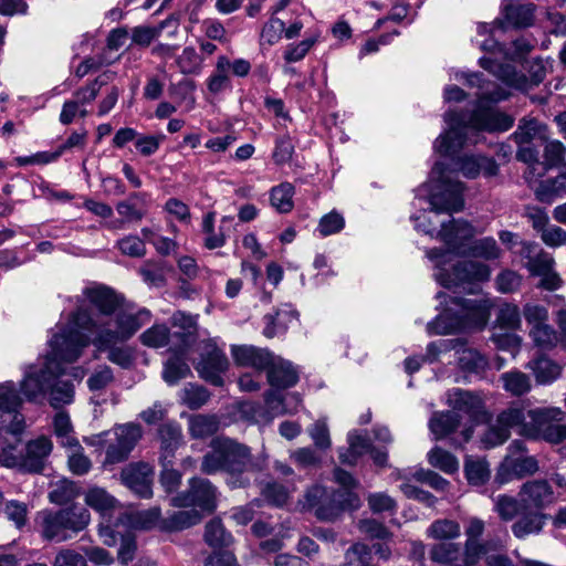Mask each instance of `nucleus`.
<instances>
[{
	"label": "nucleus",
	"instance_id": "59",
	"mask_svg": "<svg viewBox=\"0 0 566 566\" xmlns=\"http://www.w3.org/2000/svg\"><path fill=\"white\" fill-rule=\"evenodd\" d=\"M114 381V374L109 366H98L87 379V387L91 391L105 389Z\"/></svg>",
	"mask_w": 566,
	"mask_h": 566
},
{
	"label": "nucleus",
	"instance_id": "8",
	"mask_svg": "<svg viewBox=\"0 0 566 566\" xmlns=\"http://www.w3.org/2000/svg\"><path fill=\"white\" fill-rule=\"evenodd\" d=\"M493 303L484 296L451 298L447 307L427 324L430 335L453 334L467 329H482L489 322Z\"/></svg>",
	"mask_w": 566,
	"mask_h": 566
},
{
	"label": "nucleus",
	"instance_id": "13",
	"mask_svg": "<svg viewBox=\"0 0 566 566\" xmlns=\"http://www.w3.org/2000/svg\"><path fill=\"white\" fill-rule=\"evenodd\" d=\"M108 437L105 447V464L124 462L137 442L142 439L143 429L139 424L127 422L115 426L111 431L104 432Z\"/></svg>",
	"mask_w": 566,
	"mask_h": 566
},
{
	"label": "nucleus",
	"instance_id": "47",
	"mask_svg": "<svg viewBox=\"0 0 566 566\" xmlns=\"http://www.w3.org/2000/svg\"><path fill=\"white\" fill-rule=\"evenodd\" d=\"M171 334L165 324H155L140 334L139 340L149 348H161L170 344Z\"/></svg>",
	"mask_w": 566,
	"mask_h": 566
},
{
	"label": "nucleus",
	"instance_id": "37",
	"mask_svg": "<svg viewBox=\"0 0 566 566\" xmlns=\"http://www.w3.org/2000/svg\"><path fill=\"white\" fill-rule=\"evenodd\" d=\"M191 375V369L185 358L180 355H172L169 357L163 369V379L169 386L177 385L181 379Z\"/></svg>",
	"mask_w": 566,
	"mask_h": 566
},
{
	"label": "nucleus",
	"instance_id": "23",
	"mask_svg": "<svg viewBox=\"0 0 566 566\" xmlns=\"http://www.w3.org/2000/svg\"><path fill=\"white\" fill-rule=\"evenodd\" d=\"M455 170L468 179H475L482 172L485 177L496 176L499 165L493 158L482 155H464L454 161Z\"/></svg>",
	"mask_w": 566,
	"mask_h": 566
},
{
	"label": "nucleus",
	"instance_id": "4",
	"mask_svg": "<svg viewBox=\"0 0 566 566\" xmlns=\"http://www.w3.org/2000/svg\"><path fill=\"white\" fill-rule=\"evenodd\" d=\"M509 97L505 90L488 91L478 93V107L471 113H458L454 111L444 114V122L449 129L441 134L434 142L433 148L437 153L446 156L453 155L465 145L476 144L479 133L506 132L514 119L510 115L493 107H484V102L496 103Z\"/></svg>",
	"mask_w": 566,
	"mask_h": 566
},
{
	"label": "nucleus",
	"instance_id": "17",
	"mask_svg": "<svg viewBox=\"0 0 566 566\" xmlns=\"http://www.w3.org/2000/svg\"><path fill=\"white\" fill-rule=\"evenodd\" d=\"M447 403L454 411L467 413L475 423L489 420L482 398L471 391L453 388L447 394Z\"/></svg>",
	"mask_w": 566,
	"mask_h": 566
},
{
	"label": "nucleus",
	"instance_id": "60",
	"mask_svg": "<svg viewBox=\"0 0 566 566\" xmlns=\"http://www.w3.org/2000/svg\"><path fill=\"white\" fill-rule=\"evenodd\" d=\"M176 62L184 74H196L200 71L201 60L192 46L185 48Z\"/></svg>",
	"mask_w": 566,
	"mask_h": 566
},
{
	"label": "nucleus",
	"instance_id": "18",
	"mask_svg": "<svg viewBox=\"0 0 566 566\" xmlns=\"http://www.w3.org/2000/svg\"><path fill=\"white\" fill-rule=\"evenodd\" d=\"M120 480L125 486L143 499L153 496V470L144 462L132 463L120 472Z\"/></svg>",
	"mask_w": 566,
	"mask_h": 566
},
{
	"label": "nucleus",
	"instance_id": "62",
	"mask_svg": "<svg viewBox=\"0 0 566 566\" xmlns=\"http://www.w3.org/2000/svg\"><path fill=\"white\" fill-rule=\"evenodd\" d=\"M566 155V147L559 140H549L544 148V165L546 168L559 166Z\"/></svg>",
	"mask_w": 566,
	"mask_h": 566
},
{
	"label": "nucleus",
	"instance_id": "52",
	"mask_svg": "<svg viewBox=\"0 0 566 566\" xmlns=\"http://www.w3.org/2000/svg\"><path fill=\"white\" fill-rule=\"evenodd\" d=\"M530 336L534 344L542 349H551L558 343L557 332L548 322L530 328Z\"/></svg>",
	"mask_w": 566,
	"mask_h": 566
},
{
	"label": "nucleus",
	"instance_id": "33",
	"mask_svg": "<svg viewBox=\"0 0 566 566\" xmlns=\"http://www.w3.org/2000/svg\"><path fill=\"white\" fill-rule=\"evenodd\" d=\"M458 355L459 367L467 373L481 375L489 367L488 359L478 350L472 348H462V344L454 349Z\"/></svg>",
	"mask_w": 566,
	"mask_h": 566
},
{
	"label": "nucleus",
	"instance_id": "39",
	"mask_svg": "<svg viewBox=\"0 0 566 566\" xmlns=\"http://www.w3.org/2000/svg\"><path fill=\"white\" fill-rule=\"evenodd\" d=\"M219 429V420L211 415H193L189 418L188 430L192 438L205 439L214 434Z\"/></svg>",
	"mask_w": 566,
	"mask_h": 566
},
{
	"label": "nucleus",
	"instance_id": "64",
	"mask_svg": "<svg viewBox=\"0 0 566 566\" xmlns=\"http://www.w3.org/2000/svg\"><path fill=\"white\" fill-rule=\"evenodd\" d=\"M497 323L501 327L516 329L521 325V313L516 305L504 304L497 314Z\"/></svg>",
	"mask_w": 566,
	"mask_h": 566
},
{
	"label": "nucleus",
	"instance_id": "46",
	"mask_svg": "<svg viewBox=\"0 0 566 566\" xmlns=\"http://www.w3.org/2000/svg\"><path fill=\"white\" fill-rule=\"evenodd\" d=\"M211 397L210 391L201 385L188 382L181 390L180 399L191 410L205 406Z\"/></svg>",
	"mask_w": 566,
	"mask_h": 566
},
{
	"label": "nucleus",
	"instance_id": "14",
	"mask_svg": "<svg viewBox=\"0 0 566 566\" xmlns=\"http://www.w3.org/2000/svg\"><path fill=\"white\" fill-rule=\"evenodd\" d=\"M195 368L205 381L222 387L224 384L222 375L229 368V360L223 349L218 347L213 340H208L201 348L200 358Z\"/></svg>",
	"mask_w": 566,
	"mask_h": 566
},
{
	"label": "nucleus",
	"instance_id": "6",
	"mask_svg": "<svg viewBox=\"0 0 566 566\" xmlns=\"http://www.w3.org/2000/svg\"><path fill=\"white\" fill-rule=\"evenodd\" d=\"M210 447L211 451L202 458L201 471L206 474L227 472L228 484L233 489L249 484L244 473L261 471L265 467L264 457H253L249 447L232 439L218 437L211 441Z\"/></svg>",
	"mask_w": 566,
	"mask_h": 566
},
{
	"label": "nucleus",
	"instance_id": "11",
	"mask_svg": "<svg viewBox=\"0 0 566 566\" xmlns=\"http://www.w3.org/2000/svg\"><path fill=\"white\" fill-rule=\"evenodd\" d=\"M480 48L493 55L481 57L479 61L481 67L492 73L505 85L518 91H528L533 85H537L544 80L545 71L543 67H539V70L534 73V77L531 81L523 73L517 72L510 63L500 62L497 56L504 57V55H507V49L494 39L490 38L484 40Z\"/></svg>",
	"mask_w": 566,
	"mask_h": 566
},
{
	"label": "nucleus",
	"instance_id": "9",
	"mask_svg": "<svg viewBox=\"0 0 566 566\" xmlns=\"http://www.w3.org/2000/svg\"><path fill=\"white\" fill-rule=\"evenodd\" d=\"M35 522L43 539L63 543L86 528L91 514L85 507L71 505L57 511L42 510Z\"/></svg>",
	"mask_w": 566,
	"mask_h": 566
},
{
	"label": "nucleus",
	"instance_id": "22",
	"mask_svg": "<svg viewBox=\"0 0 566 566\" xmlns=\"http://www.w3.org/2000/svg\"><path fill=\"white\" fill-rule=\"evenodd\" d=\"M159 463H174L176 451L184 444L182 430L177 422H166L158 428Z\"/></svg>",
	"mask_w": 566,
	"mask_h": 566
},
{
	"label": "nucleus",
	"instance_id": "34",
	"mask_svg": "<svg viewBox=\"0 0 566 566\" xmlns=\"http://www.w3.org/2000/svg\"><path fill=\"white\" fill-rule=\"evenodd\" d=\"M296 319V314L287 308L277 310L274 314H268L264 316L265 327L263 328V335L268 338L279 336L285 333L289 324Z\"/></svg>",
	"mask_w": 566,
	"mask_h": 566
},
{
	"label": "nucleus",
	"instance_id": "42",
	"mask_svg": "<svg viewBox=\"0 0 566 566\" xmlns=\"http://www.w3.org/2000/svg\"><path fill=\"white\" fill-rule=\"evenodd\" d=\"M205 542L212 548H223L233 543V537L219 518H213L206 525Z\"/></svg>",
	"mask_w": 566,
	"mask_h": 566
},
{
	"label": "nucleus",
	"instance_id": "50",
	"mask_svg": "<svg viewBox=\"0 0 566 566\" xmlns=\"http://www.w3.org/2000/svg\"><path fill=\"white\" fill-rule=\"evenodd\" d=\"M533 9L528 6H510L505 10V27L525 28L532 24Z\"/></svg>",
	"mask_w": 566,
	"mask_h": 566
},
{
	"label": "nucleus",
	"instance_id": "41",
	"mask_svg": "<svg viewBox=\"0 0 566 566\" xmlns=\"http://www.w3.org/2000/svg\"><path fill=\"white\" fill-rule=\"evenodd\" d=\"M170 24H174L175 29H177L178 27L177 20L174 18H168L161 21L157 27H135L133 28L130 34L132 41L137 45L148 46L155 39H157L160 35L163 30Z\"/></svg>",
	"mask_w": 566,
	"mask_h": 566
},
{
	"label": "nucleus",
	"instance_id": "56",
	"mask_svg": "<svg viewBox=\"0 0 566 566\" xmlns=\"http://www.w3.org/2000/svg\"><path fill=\"white\" fill-rule=\"evenodd\" d=\"M3 513L19 530L28 523L29 506L24 502L18 500L7 501L3 506Z\"/></svg>",
	"mask_w": 566,
	"mask_h": 566
},
{
	"label": "nucleus",
	"instance_id": "58",
	"mask_svg": "<svg viewBox=\"0 0 566 566\" xmlns=\"http://www.w3.org/2000/svg\"><path fill=\"white\" fill-rule=\"evenodd\" d=\"M520 505V499L516 500L505 494H501L494 499V510L504 521L513 520L518 512Z\"/></svg>",
	"mask_w": 566,
	"mask_h": 566
},
{
	"label": "nucleus",
	"instance_id": "10",
	"mask_svg": "<svg viewBox=\"0 0 566 566\" xmlns=\"http://www.w3.org/2000/svg\"><path fill=\"white\" fill-rule=\"evenodd\" d=\"M566 412L558 407H537L524 413L520 434L558 444L566 441Z\"/></svg>",
	"mask_w": 566,
	"mask_h": 566
},
{
	"label": "nucleus",
	"instance_id": "32",
	"mask_svg": "<svg viewBox=\"0 0 566 566\" xmlns=\"http://www.w3.org/2000/svg\"><path fill=\"white\" fill-rule=\"evenodd\" d=\"M61 444L67 450V465L73 474L84 475L91 468V460L84 454V449L77 439L62 441Z\"/></svg>",
	"mask_w": 566,
	"mask_h": 566
},
{
	"label": "nucleus",
	"instance_id": "40",
	"mask_svg": "<svg viewBox=\"0 0 566 566\" xmlns=\"http://www.w3.org/2000/svg\"><path fill=\"white\" fill-rule=\"evenodd\" d=\"M426 534L437 541L451 542L460 536L461 527L457 521L439 518L429 525Z\"/></svg>",
	"mask_w": 566,
	"mask_h": 566
},
{
	"label": "nucleus",
	"instance_id": "61",
	"mask_svg": "<svg viewBox=\"0 0 566 566\" xmlns=\"http://www.w3.org/2000/svg\"><path fill=\"white\" fill-rule=\"evenodd\" d=\"M116 247L124 255L142 258L146 254V245L137 235H126L116 242Z\"/></svg>",
	"mask_w": 566,
	"mask_h": 566
},
{
	"label": "nucleus",
	"instance_id": "20",
	"mask_svg": "<svg viewBox=\"0 0 566 566\" xmlns=\"http://www.w3.org/2000/svg\"><path fill=\"white\" fill-rule=\"evenodd\" d=\"M264 402L266 409L254 402H243L241 405V412L254 422L270 421L274 417L286 412L282 395L275 390L266 391Z\"/></svg>",
	"mask_w": 566,
	"mask_h": 566
},
{
	"label": "nucleus",
	"instance_id": "28",
	"mask_svg": "<svg viewBox=\"0 0 566 566\" xmlns=\"http://www.w3.org/2000/svg\"><path fill=\"white\" fill-rule=\"evenodd\" d=\"M84 502L87 506L96 511L103 520L111 518L118 507V501L105 489L93 486L84 494Z\"/></svg>",
	"mask_w": 566,
	"mask_h": 566
},
{
	"label": "nucleus",
	"instance_id": "3",
	"mask_svg": "<svg viewBox=\"0 0 566 566\" xmlns=\"http://www.w3.org/2000/svg\"><path fill=\"white\" fill-rule=\"evenodd\" d=\"M84 293L98 315L93 317L86 310H77L71 314L66 326L49 340L53 354L64 363L77 360L90 345V336L85 332L95 335L96 325L102 322H111V328H115L114 321L119 312H134L123 307L122 298L106 286L85 289Z\"/></svg>",
	"mask_w": 566,
	"mask_h": 566
},
{
	"label": "nucleus",
	"instance_id": "29",
	"mask_svg": "<svg viewBox=\"0 0 566 566\" xmlns=\"http://www.w3.org/2000/svg\"><path fill=\"white\" fill-rule=\"evenodd\" d=\"M535 377L538 385L546 386L557 380L560 375L563 367L558 363L546 356H538L530 360L526 365Z\"/></svg>",
	"mask_w": 566,
	"mask_h": 566
},
{
	"label": "nucleus",
	"instance_id": "1",
	"mask_svg": "<svg viewBox=\"0 0 566 566\" xmlns=\"http://www.w3.org/2000/svg\"><path fill=\"white\" fill-rule=\"evenodd\" d=\"M475 234V228L463 219L452 220L450 226L442 223V229L438 235L448 250L430 249L427 251L428 259L436 262V266L439 269L434 273V279L440 285L453 289L460 287L465 283L484 282L490 279V268L476 261L458 262L452 266L451 273H448L442 268L451 252L485 260H494L500 256V249L493 238L486 237L472 241Z\"/></svg>",
	"mask_w": 566,
	"mask_h": 566
},
{
	"label": "nucleus",
	"instance_id": "31",
	"mask_svg": "<svg viewBox=\"0 0 566 566\" xmlns=\"http://www.w3.org/2000/svg\"><path fill=\"white\" fill-rule=\"evenodd\" d=\"M200 521L201 514L196 510L176 511L163 517L161 532H180L198 524Z\"/></svg>",
	"mask_w": 566,
	"mask_h": 566
},
{
	"label": "nucleus",
	"instance_id": "5",
	"mask_svg": "<svg viewBox=\"0 0 566 566\" xmlns=\"http://www.w3.org/2000/svg\"><path fill=\"white\" fill-rule=\"evenodd\" d=\"M151 314L142 308L137 312H119L114 321L115 328H111V322L97 323V333L90 337L97 352L107 353V359L123 369L133 368L136 356L133 347L117 345L130 339L145 324L149 323Z\"/></svg>",
	"mask_w": 566,
	"mask_h": 566
},
{
	"label": "nucleus",
	"instance_id": "49",
	"mask_svg": "<svg viewBox=\"0 0 566 566\" xmlns=\"http://www.w3.org/2000/svg\"><path fill=\"white\" fill-rule=\"evenodd\" d=\"M544 517L539 513L527 514L512 525V532L517 538H525L531 534H537L544 526Z\"/></svg>",
	"mask_w": 566,
	"mask_h": 566
},
{
	"label": "nucleus",
	"instance_id": "44",
	"mask_svg": "<svg viewBox=\"0 0 566 566\" xmlns=\"http://www.w3.org/2000/svg\"><path fill=\"white\" fill-rule=\"evenodd\" d=\"M347 440L349 447L346 451L339 452V460L344 464L354 465L360 455L370 450L371 446L365 437L358 434L356 431L349 432Z\"/></svg>",
	"mask_w": 566,
	"mask_h": 566
},
{
	"label": "nucleus",
	"instance_id": "24",
	"mask_svg": "<svg viewBox=\"0 0 566 566\" xmlns=\"http://www.w3.org/2000/svg\"><path fill=\"white\" fill-rule=\"evenodd\" d=\"M231 355L237 365L252 367L259 371L268 369L274 358L268 349L252 345H232Z\"/></svg>",
	"mask_w": 566,
	"mask_h": 566
},
{
	"label": "nucleus",
	"instance_id": "45",
	"mask_svg": "<svg viewBox=\"0 0 566 566\" xmlns=\"http://www.w3.org/2000/svg\"><path fill=\"white\" fill-rule=\"evenodd\" d=\"M500 379L503 384L504 390L510 392L512 396H523L532 388L530 376L520 370L506 371L501 375Z\"/></svg>",
	"mask_w": 566,
	"mask_h": 566
},
{
	"label": "nucleus",
	"instance_id": "63",
	"mask_svg": "<svg viewBox=\"0 0 566 566\" xmlns=\"http://www.w3.org/2000/svg\"><path fill=\"white\" fill-rule=\"evenodd\" d=\"M489 552L488 543L482 541H465L463 548V562L468 566H475Z\"/></svg>",
	"mask_w": 566,
	"mask_h": 566
},
{
	"label": "nucleus",
	"instance_id": "48",
	"mask_svg": "<svg viewBox=\"0 0 566 566\" xmlns=\"http://www.w3.org/2000/svg\"><path fill=\"white\" fill-rule=\"evenodd\" d=\"M563 193H566V175H559L554 179L545 180L536 189L537 199L546 203H551Z\"/></svg>",
	"mask_w": 566,
	"mask_h": 566
},
{
	"label": "nucleus",
	"instance_id": "26",
	"mask_svg": "<svg viewBox=\"0 0 566 566\" xmlns=\"http://www.w3.org/2000/svg\"><path fill=\"white\" fill-rule=\"evenodd\" d=\"M266 370L269 384L277 389L293 387L300 378L296 366L282 357L274 356Z\"/></svg>",
	"mask_w": 566,
	"mask_h": 566
},
{
	"label": "nucleus",
	"instance_id": "55",
	"mask_svg": "<svg viewBox=\"0 0 566 566\" xmlns=\"http://www.w3.org/2000/svg\"><path fill=\"white\" fill-rule=\"evenodd\" d=\"M465 475L470 484L482 485L490 478L489 463L485 460L469 459L464 467Z\"/></svg>",
	"mask_w": 566,
	"mask_h": 566
},
{
	"label": "nucleus",
	"instance_id": "54",
	"mask_svg": "<svg viewBox=\"0 0 566 566\" xmlns=\"http://www.w3.org/2000/svg\"><path fill=\"white\" fill-rule=\"evenodd\" d=\"M293 186L289 182L281 184L271 190V203L282 213L289 212L293 208Z\"/></svg>",
	"mask_w": 566,
	"mask_h": 566
},
{
	"label": "nucleus",
	"instance_id": "21",
	"mask_svg": "<svg viewBox=\"0 0 566 566\" xmlns=\"http://www.w3.org/2000/svg\"><path fill=\"white\" fill-rule=\"evenodd\" d=\"M53 443L45 436L30 440L23 452V472L41 473L46 464Z\"/></svg>",
	"mask_w": 566,
	"mask_h": 566
},
{
	"label": "nucleus",
	"instance_id": "19",
	"mask_svg": "<svg viewBox=\"0 0 566 566\" xmlns=\"http://www.w3.org/2000/svg\"><path fill=\"white\" fill-rule=\"evenodd\" d=\"M518 497L524 509L539 510L554 502V491L547 481L533 480L522 485Z\"/></svg>",
	"mask_w": 566,
	"mask_h": 566
},
{
	"label": "nucleus",
	"instance_id": "53",
	"mask_svg": "<svg viewBox=\"0 0 566 566\" xmlns=\"http://www.w3.org/2000/svg\"><path fill=\"white\" fill-rule=\"evenodd\" d=\"M428 461L432 467L448 474L454 473L459 469L457 458L439 447L433 448L428 453Z\"/></svg>",
	"mask_w": 566,
	"mask_h": 566
},
{
	"label": "nucleus",
	"instance_id": "35",
	"mask_svg": "<svg viewBox=\"0 0 566 566\" xmlns=\"http://www.w3.org/2000/svg\"><path fill=\"white\" fill-rule=\"evenodd\" d=\"M461 546L453 542L433 544L429 551L430 559L439 565H455L461 556Z\"/></svg>",
	"mask_w": 566,
	"mask_h": 566
},
{
	"label": "nucleus",
	"instance_id": "27",
	"mask_svg": "<svg viewBox=\"0 0 566 566\" xmlns=\"http://www.w3.org/2000/svg\"><path fill=\"white\" fill-rule=\"evenodd\" d=\"M123 525L139 531L158 530L161 532L163 516L159 507L134 511L119 517Z\"/></svg>",
	"mask_w": 566,
	"mask_h": 566
},
{
	"label": "nucleus",
	"instance_id": "51",
	"mask_svg": "<svg viewBox=\"0 0 566 566\" xmlns=\"http://www.w3.org/2000/svg\"><path fill=\"white\" fill-rule=\"evenodd\" d=\"M109 76L106 74L96 77L93 82L76 90L72 99L78 106H86L91 104L97 97L102 86L107 84Z\"/></svg>",
	"mask_w": 566,
	"mask_h": 566
},
{
	"label": "nucleus",
	"instance_id": "15",
	"mask_svg": "<svg viewBox=\"0 0 566 566\" xmlns=\"http://www.w3.org/2000/svg\"><path fill=\"white\" fill-rule=\"evenodd\" d=\"M218 491L205 478H192L186 492L179 493L170 500L176 507L198 506L203 511L212 512L217 507Z\"/></svg>",
	"mask_w": 566,
	"mask_h": 566
},
{
	"label": "nucleus",
	"instance_id": "43",
	"mask_svg": "<svg viewBox=\"0 0 566 566\" xmlns=\"http://www.w3.org/2000/svg\"><path fill=\"white\" fill-rule=\"evenodd\" d=\"M546 126L536 118H522L516 132L512 135L518 145H528L534 138L543 137Z\"/></svg>",
	"mask_w": 566,
	"mask_h": 566
},
{
	"label": "nucleus",
	"instance_id": "12",
	"mask_svg": "<svg viewBox=\"0 0 566 566\" xmlns=\"http://www.w3.org/2000/svg\"><path fill=\"white\" fill-rule=\"evenodd\" d=\"M303 506L314 510L322 521H333L346 510H356L360 501L355 492H329L326 488L314 485L304 495Z\"/></svg>",
	"mask_w": 566,
	"mask_h": 566
},
{
	"label": "nucleus",
	"instance_id": "16",
	"mask_svg": "<svg viewBox=\"0 0 566 566\" xmlns=\"http://www.w3.org/2000/svg\"><path fill=\"white\" fill-rule=\"evenodd\" d=\"M524 420V410L520 407H510L496 417L481 438L484 448L491 449L503 444L511 436V429L518 427Z\"/></svg>",
	"mask_w": 566,
	"mask_h": 566
},
{
	"label": "nucleus",
	"instance_id": "2",
	"mask_svg": "<svg viewBox=\"0 0 566 566\" xmlns=\"http://www.w3.org/2000/svg\"><path fill=\"white\" fill-rule=\"evenodd\" d=\"M62 363L50 348L34 363L23 365V377L19 382L21 392L13 381L0 384V411L11 415L19 410L23 402L21 395L30 402H40L49 396L50 405L55 409L70 405L74 399V386L69 380L60 379L64 371Z\"/></svg>",
	"mask_w": 566,
	"mask_h": 566
},
{
	"label": "nucleus",
	"instance_id": "25",
	"mask_svg": "<svg viewBox=\"0 0 566 566\" xmlns=\"http://www.w3.org/2000/svg\"><path fill=\"white\" fill-rule=\"evenodd\" d=\"M520 255L527 260L525 266L528 272L535 276L545 274L555 266V260L552 254L535 242H522Z\"/></svg>",
	"mask_w": 566,
	"mask_h": 566
},
{
	"label": "nucleus",
	"instance_id": "38",
	"mask_svg": "<svg viewBox=\"0 0 566 566\" xmlns=\"http://www.w3.org/2000/svg\"><path fill=\"white\" fill-rule=\"evenodd\" d=\"M230 61L227 56L220 55L217 60L216 69L207 80V87L210 93L218 94L230 87L229 76Z\"/></svg>",
	"mask_w": 566,
	"mask_h": 566
},
{
	"label": "nucleus",
	"instance_id": "7",
	"mask_svg": "<svg viewBox=\"0 0 566 566\" xmlns=\"http://www.w3.org/2000/svg\"><path fill=\"white\" fill-rule=\"evenodd\" d=\"M431 178L438 180L437 189L429 197V211L424 210L413 217L416 230L434 237L440 240L438 233L442 229V223L450 226L454 218L448 221L440 220L441 213L451 216L459 212L464 207L463 191L464 184L453 180L444 169L442 163H436L431 170Z\"/></svg>",
	"mask_w": 566,
	"mask_h": 566
},
{
	"label": "nucleus",
	"instance_id": "30",
	"mask_svg": "<svg viewBox=\"0 0 566 566\" xmlns=\"http://www.w3.org/2000/svg\"><path fill=\"white\" fill-rule=\"evenodd\" d=\"M142 198V193L134 192L126 200H122L116 205V211L120 216V220L113 222L109 227L112 229H122L126 223L139 222L145 212L136 205V200Z\"/></svg>",
	"mask_w": 566,
	"mask_h": 566
},
{
	"label": "nucleus",
	"instance_id": "57",
	"mask_svg": "<svg viewBox=\"0 0 566 566\" xmlns=\"http://www.w3.org/2000/svg\"><path fill=\"white\" fill-rule=\"evenodd\" d=\"M294 154V144L289 134L277 136L272 153L274 163L279 166L289 163Z\"/></svg>",
	"mask_w": 566,
	"mask_h": 566
},
{
	"label": "nucleus",
	"instance_id": "36",
	"mask_svg": "<svg viewBox=\"0 0 566 566\" xmlns=\"http://www.w3.org/2000/svg\"><path fill=\"white\" fill-rule=\"evenodd\" d=\"M460 423V418L454 411L434 413L429 421V429L436 440L452 433Z\"/></svg>",
	"mask_w": 566,
	"mask_h": 566
}]
</instances>
